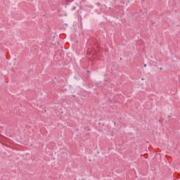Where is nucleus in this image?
I'll return each mask as SVG.
<instances>
[{
  "label": "nucleus",
  "mask_w": 180,
  "mask_h": 180,
  "mask_svg": "<svg viewBox=\"0 0 180 180\" xmlns=\"http://www.w3.org/2000/svg\"><path fill=\"white\" fill-rule=\"evenodd\" d=\"M143 67H147V65H146V64H145V65H143Z\"/></svg>",
  "instance_id": "obj_1"
},
{
  "label": "nucleus",
  "mask_w": 180,
  "mask_h": 180,
  "mask_svg": "<svg viewBox=\"0 0 180 180\" xmlns=\"http://www.w3.org/2000/svg\"><path fill=\"white\" fill-rule=\"evenodd\" d=\"M169 117H171V116H169Z\"/></svg>",
  "instance_id": "obj_2"
}]
</instances>
